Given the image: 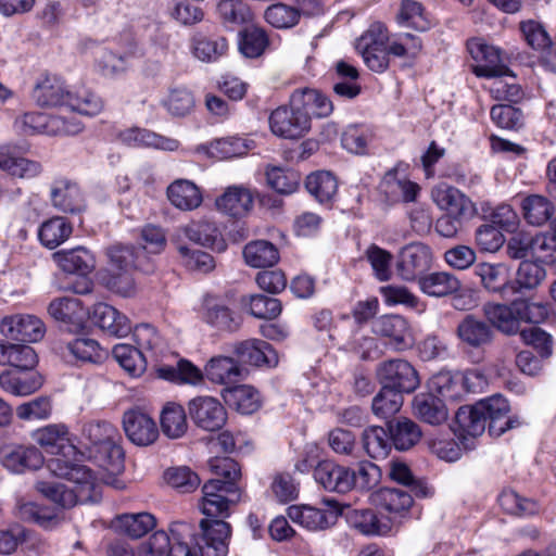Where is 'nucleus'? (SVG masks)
<instances>
[{
  "label": "nucleus",
  "mask_w": 556,
  "mask_h": 556,
  "mask_svg": "<svg viewBox=\"0 0 556 556\" xmlns=\"http://www.w3.org/2000/svg\"><path fill=\"white\" fill-rule=\"evenodd\" d=\"M156 525V519L149 513L123 514L113 521L115 530L130 539H140Z\"/></svg>",
  "instance_id": "obj_35"
},
{
  "label": "nucleus",
  "mask_w": 556,
  "mask_h": 556,
  "mask_svg": "<svg viewBox=\"0 0 556 556\" xmlns=\"http://www.w3.org/2000/svg\"><path fill=\"white\" fill-rule=\"evenodd\" d=\"M123 428L127 438L139 446L150 445L159 437L155 421L140 409H129L124 413Z\"/></svg>",
  "instance_id": "obj_13"
},
{
  "label": "nucleus",
  "mask_w": 556,
  "mask_h": 556,
  "mask_svg": "<svg viewBox=\"0 0 556 556\" xmlns=\"http://www.w3.org/2000/svg\"><path fill=\"white\" fill-rule=\"evenodd\" d=\"M67 480L75 484L71 489L75 491L80 504L99 501L100 490L97 478L87 466L75 463Z\"/></svg>",
  "instance_id": "obj_33"
},
{
  "label": "nucleus",
  "mask_w": 556,
  "mask_h": 556,
  "mask_svg": "<svg viewBox=\"0 0 556 556\" xmlns=\"http://www.w3.org/2000/svg\"><path fill=\"white\" fill-rule=\"evenodd\" d=\"M268 45V36L261 27L249 26L239 33V51L245 58L256 59L261 56Z\"/></svg>",
  "instance_id": "obj_51"
},
{
  "label": "nucleus",
  "mask_w": 556,
  "mask_h": 556,
  "mask_svg": "<svg viewBox=\"0 0 556 556\" xmlns=\"http://www.w3.org/2000/svg\"><path fill=\"white\" fill-rule=\"evenodd\" d=\"M305 188L321 204L330 203L338 192L337 178L326 170L312 173L306 177Z\"/></svg>",
  "instance_id": "obj_43"
},
{
  "label": "nucleus",
  "mask_w": 556,
  "mask_h": 556,
  "mask_svg": "<svg viewBox=\"0 0 556 556\" xmlns=\"http://www.w3.org/2000/svg\"><path fill=\"white\" fill-rule=\"evenodd\" d=\"M140 249H135L131 245L116 243L106 249L108 269L112 271H134L141 269L149 271V268H143L139 262Z\"/></svg>",
  "instance_id": "obj_36"
},
{
  "label": "nucleus",
  "mask_w": 556,
  "mask_h": 556,
  "mask_svg": "<svg viewBox=\"0 0 556 556\" xmlns=\"http://www.w3.org/2000/svg\"><path fill=\"white\" fill-rule=\"evenodd\" d=\"M116 428L101 420H90L83 425L80 442L89 451L90 456L98 458L102 466L109 470L121 471L123 468L124 452L117 444Z\"/></svg>",
  "instance_id": "obj_2"
},
{
  "label": "nucleus",
  "mask_w": 556,
  "mask_h": 556,
  "mask_svg": "<svg viewBox=\"0 0 556 556\" xmlns=\"http://www.w3.org/2000/svg\"><path fill=\"white\" fill-rule=\"evenodd\" d=\"M253 194L244 186H230L216 199V207L232 217H243L253 207Z\"/></svg>",
  "instance_id": "obj_21"
},
{
  "label": "nucleus",
  "mask_w": 556,
  "mask_h": 556,
  "mask_svg": "<svg viewBox=\"0 0 556 556\" xmlns=\"http://www.w3.org/2000/svg\"><path fill=\"white\" fill-rule=\"evenodd\" d=\"M188 412L193 424L204 431H218L227 420L223 404L213 396H197L189 401Z\"/></svg>",
  "instance_id": "obj_8"
},
{
  "label": "nucleus",
  "mask_w": 556,
  "mask_h": 556,
  "mask_svg": "<svg viewBox=\"0 0 556 556\" xmlns=\"http://www.w3.org/2000/svg\"><path fill=\"white\" fill-rule=\"evenodd\" d=\"M361 439L364 451L372 459L387 458L393 446L389 429L380 426L366 428Z\"/></svg>",
  "instance_id": "obj_39"
},
{
  "label": "nucleus",
  "mask_w": 556,
  "mask_h": 556,
  "mask_svg": "<svg viewBox=\"0 0 556 556\" xmlns=\"http://www.w3.org/2000/svg\"><path fill=\"white\" fill-rule=\"evenodd\" d=\"M72 93L55 76H46L34 88L33 98L41 108L67 106Z\"/></svg>",
  "instance_id": "obj_22"
},
{
  "label": "nucleus",
  "mask_w": 556,
  "mask_h": 556,
  "mask_svg": "<svg viewBox=\"0 0 556 556\" xmlns=\"http://www.w3.org/2000/svg\"><path fill=\"white\" fill-rule=\"evenodd\" d=\"M291 103L307 110L311 115L323 118L333 111L332 101L319 90L311 88L296 89L291 94Z\"/></svg>",
  "instance_id": "obj_28"
},
{
  "label": "nucleus",
  "mask_w": 556,
  "mask_h": 556,
  "mask_svg": "<svg viewBox=\"0 0 556 556\" xmlns=\"http://www.w3.org/2000/svg\"><path fill=\"white\" fill-rule=\"evenodd\" d=\"M553 231L532 238V255L542 263L556 262V220L552 223Z\"/></svg>",
  "instance_id": "obj_64"
},
{
  "label": "nucleus",
  "mask_w": 556,
  "mask_h": 556,
  "mask_svg": "<svg viewBox=\"0 0 556 556\" xmlns=\"http://www.w3.org/2000/svg\"><path fill=\"white\" fill-rule=\"evenodd\" d=\"M1 463L13 473H24L41 468L45 458L33 444H12L3 448Z\"/></svg>",
  "instance_id": "obj_10"
},
{
  "label": "nucleus",
  "mask_w": 556,
  "mask_h": 556,
  "mask_svg": "<svg viewBox=\"0 0 556 556\" xmlns=\"http://www.w3.org/2000/svg\"><path fill=\"white\" fill-rule=\"evenodd\" d=\"M269 127L274 135L281 138L303 137L311 128L309 113L290 102V105H281L271 112Z\"/></svg>",
  "instance_id": "obj_4"
},
{
  "label": "nucleus",
  "mask_w": 556,
  "mask_h": 556,
  "mask_svg": "<svg viewBox=\"0 0 556 556\" xmlns=\"http://www.w3.org/2000/svg\"><path fill=\"white\" fill-rule=\"evenodd\" d=\"M432 199L441 210L453 216L463 217L472 207L471 201L463 192L446 185L433 189Z\"/></svg>",
  "instance_id": "obj_32"
},
{
  "label": "nucleus",
  "mask_w": 556,
  "mask_h": 556,
  "mask_svg": "<svg viewBox=\"0 0 556 556\" xmlns=\"http://www.w3.org/2000/svg\"><path fill=\"white\" fill-rule=\"evenodd\" d=\"M455 334L462 344L476 350L491 344L494 339L491 325L473 314H467L458 323Z\"/></svg>",
  "instance_id": "obj_14"
},
{
  "label": "nucleus",
  "mask_w": 556,
  "mask_h": 556,
  "mask_svg": "<svg viewBox=\"0 0 556 556\" xmlns=\"http://www.w3.org/2000/svg\"><path fill=\"white\" fill-rule=\"evenodd\" d=\"M202 493L201 511L212 520L229 517L230 507L241 501V490L233 481L211 479L203 484Z\"/></svg>",
  "instance_id": "obj_3"
},
{
  "label": "nucleus",
  "mask_w": 556,
  "mask_h": 556,
  "mask_svg": "<svg viewBox=\"0 0 556 556\" xmlns=\"http://www.w3.org/2000/svg\"><path fill=\"white\" fill-rule=\"evenodd\" d=\"M194 534L186 522L172 525L173 545L167 556H226L231 528L225 520H201Z\"/></svg>",
  "instance_id": "obj_1"
},
{
  "label": "nucleus",
  "mask_w": 556,
  "mask_h": 556,
  "mask_svg": "<svg viewBox=\"0 0 556 556\" xmlns=\"http://www.w3.org/2000/svg\"><path fill=\"white\" fill-rule=\"evenodd\" d=\"M243 257L245 263L254 268L271 267L280 258L276 245L266 240L249 242L243 249Z\"/></svg>",
  "instance_id": "obj_40"
},
{
  "label": "nucleus",
  "mask_w": 556,
  "mask_h": 556,
  "mask_svg": "<svg viewBox=\"0 0 556 556\" xmlns=\"http://www.w3.org/2000/svg\"><path fill=\"white\" fill-rule=\"evenodd\" d=\"M37 364L38 356L31 346L0 341V365L28 371L33 370Z\"/></svg>",
  "instance_id": "obj_25"
},
{
  "label": "nucleus",
  "mask_w": 556,
  "mask_h": 556,
  "mask_svg": "<svg viewBox=\"0 0 556 556\" xmlns=\"http://www.w3.org/2000/svg\"><path fill=\"white\" fill-rule=\"evenodd\" d=\"M236 353L240 359L256 367H276L279 358L273 346L260 339H251L239 343Z\"/></svg>",
  "instance_id": "obj_20"
},
{
  "label": "nucleus",
  "mask_w": 556,
  "mask_h": 556,
  "mask_svg": "<svg viewBox=\"0 0 556 556\" xmlns=\"http://www.w3.org/2000/svg\"><path fill=\"white\" fill-rule=\"evenodd\" d=\"M377 377L382 387L402 393L414 392L419 386L416 369L405 359L395 358L379 364Z\"/></svg>",
  "instance_id": "obj_5"
},
{
  "label": "nucleus",
  "mask_w": 556,
  "mask_h": 556,
  "mask_svg": "<svg viewBox=\"0 0 556 556\" xmlns=\"http://www.w3.org/2000/svg\"><path fill=\"white\" fill-rule=\"evenodd\" d=\"M48 312L68 332L80 330L84 327L86 316L89 314L81 302L74 298H62L52 301L49 304Z\"/></svg>",
  "instance_id": "obj_16"
},
{
  "label": "nucleus",
  "mask_w": 556,
  "mask_h": 556,
  "mask_svg": "<svg viewBox=\"0 0 556 556\" xmlns=\"http://www.w3.org/2000/svg\"><path fill=\"white\" fill-rule=\"evenodd\" d=\"M36 490L62 508H71L79 503L75 491L63 483L39 481Z\"/></svg>",
  "instance_id": "obj_58"
},
{
  "label": "nucleus",
  "mask_w": 556,
  "mask_h": 556,
  "mask_svg": "<svg viewBox=\"0 0 556 556\" xmlns=\"http://www.w3.org/2000/svg\"><path fill=\"white\" fill-rule=\"evenodd\" d=\"M468 51L476 62L472 65V72L477 77L493 78L508 74L509 68L498 48L479 39H472L468 41Z\"/></svg>",
  "instance_id": "obj_7"
},
{
  "label": "nucleus",
  "mask_w": 556,
  "mask_h": 556,
  "mask_svg": "<svg viewBox=\"0 0 556 556\" xmlns=\"http://www.w3.org/2000/svg\"><path fill=\"white\" fill-rule=\"evenodd\" d=\"M160 421L162 432L169 439L181 438L187 432L186 410L178 403H166L161 412Z\"/></svg>",
  "instance_id": "obj_46"
},
{
  "label": "nucleus",
  "mask_w": 556,
  "mask_h": 556,
  "mask_svg": "<svg viewBox=\"0 0 556 556\" xmlns=\"http://www.w3.org/2000/svg\"><path fill=\"white\" fill-rule=\"evenodd\" d=\"M380 293L388 305H404L407 308L421 314L426 311V303L402 286H384L380 288Z\"/></svg>",
  "instance_id": "obj_57"
},
{
  "label": "nucleus",
  "mask_w": 556,
  "mask_h": 556,
  "mask_svg": "<svg viewBox=\"0 0 556 556\" xmlns=\"http://www.w3.org/2000/svg\"><path fill=\"white\" fill-rule=\"evenodd\" d=\"M91 320L110 336L126 337L131 331L128 317L106 303H98L91 312Z\"/></svg>",
  "instance_id": "obj_18"
},
{
  "label": "nucleus",
  "mask_w": 556,
  "mask_h": 556,
  "mask_svg": "<svg viewBox=\"0 0 556 556\" xmlns=\"http://www.w3.org/2000/svg\"><path fill=\"white\" fill-rule=\"evenodd\" d=\"M218 15L227 26H240L252 20V12L244 0H222L217 5Z\"/></svg>",
  "instance_id": "obj_55"
},
{
  "label": "nucleus",
  "mask_w": 556,
  "mask_h": 556,
  "mask_svg": "<svg viewBox=\"0 0 556 556\" xmlns=\"http://www.w3.org/2000/svg\"><path fill=\"white\" fill-rule=\"evenodd\" d=\"M264 16L276 28H291L299 23L301 12L295 7L278 2L268 7Z\"/></svg>",
  "instance_id": "obj_62"
},
{
  "label": "nucleus",
  "mask_w": 556,
  "mask_h": 556,
  "mask_svg": "<svg viewBox=\"0 0 556 556\" xmlns=\"http://www.w3.org/2000/svg\"><path fill=\"white\" fill-rule=\"evenodd\" d=\"M266 179L267 184L277 192L291 194L298 190L301 181V175L292 169L271 166L266 170Z\"/></svg>",
  "instance_id": "obj_60"
},
{
  "label": "nucleus",
  "mask_w": 556,
  "mask_h": 556,
  "mask_svg": "<svg viewBox=\"0 0 556 556\" xmlns=\"http://www.w3.org/2000/svg\"><path fill=\"white\" fill-rule=\"evenodd\" d=\"M157 375L172 382L197 386L203 381L205 372L203 374L200 368L188 359L181 358L177 362L176 367L168 365L160 366Z\"/></svg>",
  "instance_id": "obj_48"
},
{
  "label": "nucleus",
  "mask_w": 556,
  "mask_h": 556,
  "mask_svg": "<svg viewBox=\"0 0 556 556\" xmlns=\"http://www.w3.org/2000/svg\"><path fill=\"white\" fill-rule=\"evenodd\" d=\"M403 404V396L400 392L382 387L379 393L372 399L371 409L378 418H389L396 414Z\"/></svg>",
  "instance_id": "obj_63"
},
{
  "label": "nucleus",
  "mask_w": 556,
  "mask_h": 556,
  "mask_svg": "<svg viewBox=\"0 0 556 556\" xmlns=\"http://www.w3.org/2000/svg\"><path fill=\"white\" fill-rule=\"evenodd\" d=\"M56 265L65 273L86 276L96 268L93 254L85 247L61 250L52 255Z\"/></svg>",
  "instance_id": "obj_23"
},
{
  "label": "nucleus",
  "mask_w": 556,
  "mask_h": 556,
  "mask_svg": "<svg viewBox=\"0 0 556 556\" xmlns=\"http://www.w3.org/2000/svg\"><path fill=\"white\" fill-rule=\"evenodd\" d=\"M526 220L533 226L545 224L554 214L553 203L543 195L532 194L522 202Z\"/></svg>",
  "instance_id": "obj_53"
},
{
  "label": "nucleus",
  "mask_w": 556,
  "mask_h": 556,
  "mask_svg": "<svg viewBox=\"0 0 556 556\" xmlns=\"http://www.w3.org/2000/svg\"><path fill=\"white\" fill-rule=\"evenodd\" d=\"M483 405L478 402L473 406H462L455 414V431L460 435L478 437L485 431Z\"/></svg>",
  "instance_id": "obj_38"
},
{
  "label": "nucleus",
  "mask_w": 556,
  "mask_h": 556,
  "mask_svg": "<svg viewBox=\"0 0 556 556\" xmlns=\"http://www.w3.org/2000/svg\"><path fill=\"white\" fill-rule=\"evenodd\" d=\"M164 478L179 493H191L201 484L199 475L187 466L168 468L164 472Z\"/></svg>",
  "instance_id": "obj_61"
},
{
  "label": "nucleus",
  "mask_w": 556,
  "mask_h": 556,
  "mask_svg": "<svg viewBox=\"0 0 556 556\" xmlns=\"http://www.w3.org/2000/svg\"><path fill=\"white\" fill-rule=\"evenodd\" d=\"M392 445L399 451H407L421 438L419 426L406 417H400L388 424Z\"/></svg>",
  "instance_id": "obj_42"
},
{
  "label": "nucleus",
  "mask_w": 556,
  "mask_h": 556,
  "mask_svg": "<svg viewBox=\"0 0 556 556\" xmlns=\"http://www.w3.org/2000/svg\"><path fill=\"white\" fill-rule=\"evenodd\" d=\"M193 55L202 62H216L228 50V41L218 35L197 33L191 39Z\"/></svg>",
  "instance_id": "obj_31"
},
{
  "label": "nucleus",
  "mask_w": 556,
  "mask_h": 556,
  "mask_svg": "<svg viewBox=\"0 0 556 556\" xmlns=\"http://www.w3.org/2000/svg\"><path fill=\"white\" fill-rule=\"evenodd\" d=\"M50 197L52 205L63 213L79 214L86 208L85 199L79 187L66 179H59L53 182Z\"/></svg>",
  "instance_id": "obj_17"
},
{
  "label": "nucleus",
  "mask_w": 556,
  "mask_h": 556,
  "mask_svg": "<svg viewBox=\"0 0 556 556\" xmlns=\"http://www.w3.org/2000/svg\"><path fill=\"white\" fill-rule=\"evenodd\" d=\"M204 319L222 331L232 332L240 326V318L228 306L220 303H207Z\"/></svg>",
  "instance_id": "obj_54"
},
{
  "label": "nucleus",
  "mask_w": 556,
  "mask_h": 556,
  "mask_svg": "<svg viewBox=\"0 0 556 556\" xmlns=\"http://www.w3.org/2000/svg\"><path fill=\"white\" fill-rule=\"evenodd\" d=\"M166 194L169 202L181 211L195 210L203 201L199 187L187 179L173 181L167 187Z\"/></svg>",
  "instance_id": "obj_26"
},
{
  "label": "nucleus",
  "mask_w": 556,
  "mask_h": 556,
  "mask_svg": "<svg viewBox=\"0 0 556 556\" xmlns=\"http://www.w3.org/2000/svg\"><path fill=\"white\" fill-rule=\"evenodd\" d=\"M33 439L50 453L64 450H67L68 453H75V446L68 443V429L63 424H52L37 429L33 433Z\"/></svg>",
  "instance_id": "obj_29"
},
{
  "label": "nucleus",
  "mask_w": 556,
  "mask_h": 556,
  "mask_svg": "<svg viewBox=\"0 0 556 556\" xmlns=\"http://www.w3.org/2000/svg\"><path fill=\"white\" fill-rule=\"evenodd\" d=\"M494 78L495 80L490 87V92L494 99L511 103H518L523 99L525 92L510 70L508 74Z\"/></svg>",
  "instance_id": "obj_59"
},
{
  "label": "nucleus",
  "mask_w": 556,
  "mask_h": 556,
  "mask_svg": "<svg viewBox=\"0 0 556 556\" xmlns=\"http://www.w3.org/2000/svg\"><path fill=\"white\" fill-rule=\"evenodd\" d=\"M413 410L417 418L430 425H440L448 416L443 401L431 393L417 394L413 400Z\"/></svg>",
  "instance_id": "obj_34"
},
{
  "label": "nucleus",
  "mask_w": 556,
  "mask_h": 556,
  "mask_svg": "<svg viewBox=\"0 0 556 556\" xmlns=\"http://www.w3.org/2000/svg\"><path fill=\"white\" fill-rule=\"evenodd\" d=\"M473 271L488 292L497 294L503 300L517 293V287L509 280L508 269L504 264L479 263Z\"/></svg>",
  "instance_id": "obj_11"
},
{
  "label": "nucleus",
  "mask_w": 556,
  "mask_h": 556,
  "mask_svg": "<svg viewBox=\"0 0 556 556\" xmlns=\"http://www.w3.org/2000/svg\"><path fill=\"white\" fill-rule=\"evenodd\" d=\"M225 401L235 406V408L244 415H249L258 409L260 395L258 392L251 386H236L227 388L224 394Z\"/></svg>",
  "instance_id": "obj_50"
},
{
  "label": "nucleus",
  "mask_w": 556,
  "mask_h": 556,
  "mask_svg": "<svg viewBox=\"0 0 556 556\" xmlns=\"http://www.w3.org/2000/svg\"><path fill=\"white\" fill-rule=\"evenodd\" d=\"M288 517L301 527L311 530H324L334 523L337 515L326 513L321 509L311 506H290L288 508Z\"/></svg>",
  "instance_id": "obj_27"
},
{
  "label": "nucleus",
  "mask_w": 556,
  "mask_h": 556,
  "mask_svg": "<svg viewBox=\"0 0 556 556\" xmlns=\"http://www.w3.org/2000/svg\"><path fill=\"white\" fill-rule=\"evenodd\" d=\"M371 331L388 339L396 350H403L413 343L412 332L407 320L394 314L382 315L371 323Z\"/></svg>",
  "instance_id": "obj_12"
},
{
  "label": "nucleus",
  "mask_w": 556,
  "mask_h": 556,
  "mask_svg": "<svg viewBox=\"0 0 556 556\" xmlns=\"http://www.w3.org/2000/svg\"><path fill=\"white\" fill-rule=\"evenodd\" d=\"M113 356L119 366L130 376L140 377L147 369V356L143 352L130 344H116Z\"/></svg>",
  "instance_id": "obj_49"
},
{
  "label": "nucleus",
  "mask_w": 556,
  "mask_h": 556,
  "mask_svg": "<svg viewBox=\"0 0 556 556\" xmlns=\"http://www.w3.org/2000/svg\"><path fill=\"white\" fill-rule=\"evenodd\" d=\"M419 289L429 296L443 298L457 292L460 281L446 271H435L424 275L418 280Z\"/></svg>",
  "instance_id": "obj_37"
},
{
  "label": "nucleus",
  "mask_w": 556,
  "mask_h": 556,
  "mask_svg": "<svg viewBox=\"0 0 556 556\" xmlns=\"http://www.w3.org/2000/svg\"><path fill=\"white\" fill-rule=\"evenodd\" d=\"M241 302L249 307L250 314L258 319L273 320L282 312V305L278 299L264 294L244 296Z\"/></svg>",
  "instance_id": "obj_52"
},
{
  "label": "nucleus",
  "mask_w": 556,
  "mask_h": 556,
  "mask_svg": "<svg viewBox=\"0 0 556 556\" xmlns=\"http://www.w3.org/2000/svg\"><path fill=\"white\" fill-rule=\"evenodd\" d=\"M65 350L81 364H101L108 357L106 350L91 338H76L66 343Z\"/></svg>",
  "instance_id": "obj_45"
},
{
  "label": "nucleus",
  "mask_w": 556,
  "mask_h": 556,
  "mask_svg": "<svg viewBox=\"0 0 556 556\" xmlns=\"http://www.w3.org/2000/svg\"><path fill=\"white\" fill-rule=\"evenodd\" d=\"M0 331L13 341L38 342L43 338L46 327L42 320L35 315L16 314L1 320Z\"/></svg>",
  "instance_id": "obj_9"
},
{
  "label": "nucleus",
  "mask_w": 556,
  "mask_h": 556,
  "mask_svg": "<svg viewBox=\"0 0 556 556\" xmlns=\"http://www.w3.org/2000/svg\"><path fill=\"white\" fill-rule=\"evenodd\" d=\"M432 253L428 245L413 242L403 247L397 255L396 274L405 281L419 280L431 267Z\"/></svg>",
  "instance_id": "obj_6"
},
{
  "label": "nucleus",
  "mask_w": 556,
  "mask_h": 556,
  "mask_svg": "<svg viewBox=\"0 0 556 556\" xmlns=\"http://www.w3.org/2000/svg\"><path fill=\"white\" fill-rule=\"evenodd\" d=\"M352 469L333 460H323L314 469V478L325 490L348 493L352 490Z\"/></svg>",
  "instance_id": "obj_15"
},
{
  "label": "nucleus",
  "mask_w": 556,
  "mask_h": 556,
  "mask_svg": "<svg viewBox=\"0 0 556 556\" xmlns=\"http://www.w3.org/2000/svg\"><path fill=\"white\" fill-rule=\"evenodd\" d=\"M204 370L206 378L218 384L237 383L243 377L242 368L233 358L227 356L212 357Z\"/></svg>",
  "instance_id": "obj_30"
},
{
  "label": "nucleus",
  "mask_w": 556,
  "mask_h": 556,
  "mask_svg": "<svg viewBox=\"0 0 556 556\" xmlns=\"http://www.w3.org/2000/svg\"><path fill=\"white\" fill-rule=\"evenodd\" d=\"M182 235L190 241L214 251L223 252L226 250L227 244L214 222L201 219L191 222L185 227L180 228Z\"/></svg>",
  "instance_id": "obj_19"
},
{
  "label": "nucleus",
  "mask_w": 556,
  "mask_h": 556,
  "mask_svg": "<svg viewBox=\"0 0 556 556\" xmlns=\"http://www.w3.org/2000/svg\"><path fill=\"white\" fill-rule=\"evenodd\" d=\"M0 168L20 178H33L41 170L39 163L15 156L4 150L0 151Z\"/></svg>",
  "instance_id": "obj_56"
},
{
  "label": "nucleus",
  "mask_w": 556,
  "mask_h": 556,
  "mask_svg": "<svg viewBox=\"0 0 556 556\" xmlns=\"http://www.w3.org/2000/svg\"><path fill=\"white\" fill-rule=\"evenodd\" d=\"M482 312L492 329L496 328L505 334H514L519 331L517 311L514 301L507 304L488 302L483 305Z\"/></svg>",
  "instance_id": "obj_24"
},
{
  "label": "nucleus",
  "mask_w": 556,
  "mask_h": 556,
  "mask_svg": "<svg viewBox=\"0 0 556 556\" xmlns=\"http://www.w3.org/2000/svg\"><path fill=\"white\" fill-rule=\"evenodd\" d=\"M372 503L390 514L406 511L413 505V496L405 490L382 488L371 494Z\"/></svg>",
  "instance_id": "obj_44"
},
{
  "label": "nucleus",
  "mask_w": 556,
  "mask_h": 556,
  "mask_svg": "<svg viewBox=\"0 0 556 556\" xmlns=\"http://www.w3.org/2000/svg\"><path fill=\"white\" fill-rule=\"evenodd\" d=\"M42 386V377L38 372L22 376L13 371L0 374V387L3 391L15 396H27Z\"/></svg>",
  "instance_id": "obj_41"
},
{
  "label": "nucleus",
  "mask_w": 556,
  "mask_h": 556,
  "mask_svg": "<svg viewBox=\"0 0 556 556\" xmlns=\"http://www.w3.org/2000/svg\"><path fill=\"white\" fill-rule=\"evenodd\" d=\"M72 232V224L65 217L55 216L41 224L38 238L46 248L52 250L66 241Z\"/></svg>",
  "instance_id": "obj_47"
}]
</instances>
